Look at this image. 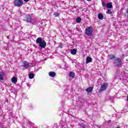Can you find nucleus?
I'll use <instances>...</instances> for the list:
<instances>
[{
	"label": "nucleus",
	"instance_id": "3",
	"mask_svg": "<svg viewBox=\"0 0 128 128\" xmlns=\"http://www.w3.org/2000/svg\"><path fill=\"white\" fill-rule=\"evenodd\" d=\"M14 5L18 7L22 6H24V1L22 0H14Z\"/></svg>",
	"mask_w": 128,
	"mask_h": 128
},
{
	"label": "nucleus",
	"instance_id": "16",
	"mask_svg": "<svg viewBox=\"0 0 128 128\" xmlns=\"http://www.w3.org/2000/svg\"><path fill=\"white\" fill-rule=\"evenodd\" d=\"M98 18H99V20H102L104 18V15H102V14H98Z\"/></svg>",
	"mask_w": 128,
	"mask_h": 128
},
{
	"label": "nucleus",
	"instance_id": "30",
	"mask_svg": "<svg viewBox=\"0 0 128 128\" xmlns=\"http://www.w3.org/2000/svg\"><path fill=\"white\" fill-rule=\"evenodd\" d=\"M60 48H62V45H60Z\"/></svg>",
	"mask_w": 128,
	"mask_h": 128
},
{
	"label": "nucleus",
	"instance_id": "22",
	"mask_svg": "<svg viewBox=\"0 0 128 128\" xmlns=\"http://www.w3.org/2000/svg\"><path fill=\"white\" fill-rule=\"evenodd\" d=\"M54 16H60V13L54 12Z\"/></svg>",
	"mask_w": 128,
	"mask_h": 128
},
{
	"label": "nucleus",
	"instance_id": "19",
	"mask_svg": "<svg viewBox=\"0 0 128 128\" xmlns=\"http://www.w3.org/2000/svg\"><path fill=\"white\" fill-rule=\"evenodd\" d=\"M76 22H82V18L80 17L77 18L76 19Z\"/></svg>",
	"mask_w": 128,
	"mask_h": 128
},
{
	"label": "nucleus",
	"instance_id": "7",
	"mask_svg": "<svg viewBox=\"0 0 128 128\" xmlns=\"http://www.w3.org/2000/svg\"><path fill=\"white\" fill-rule=\"evenodd\" d=\"M23 66L24 68H28V67L30 66V64L28 62H27L24 61L23 62Z\"/></svg>",
	"mask_w": 128,
	"mask_h": 128
},
{
	"label": "nucleus",
	"instance_id": "23",
	"mask_svg": "<svg viewBox=\"0 0 128 128\" xmlns=\"http://www.w3.org/2000/svg\"><path fill=\"white\" fill-rule=\"evenodd\" d=\"M80 126H81V128H86V124L82 123L80 124Z\"/></svg>",
	"mask_w": 128,
	"mask_h": 128
},
{
	"label": "nucleus",
	"instance_id": "18",
	"mask_svg": "<svg viewBox=\"0 0 128 128\" xmlns=\"http://www.w3.org/2000/svg\"><path fill=\"white\" fill-rule=\"evenodd\" d=\"M109 58H110V60H114L116 58V56H114V55H110L109 56Z\"/></svg>",
	"mask_w": 128,
	"mask_h": 128
},
{
	"label": "nucleus",
	"instance_id": "21",
	"mask_svg": "<svg viewBox=\"0 0 128 128\" xmlns=\"http://www.w3.org/2000/svg\"><path fill=\"white\" fill-rule=\"evenodd\" d=\"M18 14H20V16H22V14H24V13L22 12V11L20 10H18Z\"/></svg>",
	"mask_w": 128,
	"mask_h": 128
},
{
	"label": "nucleus",
	"instance_id": "28",
	"mask_svg": "<svg viewBox=\"0 0 128 128\" xmlns=\"http://www.w3.org/2000/svg\"><path fill=\"white\" fill-rule=\"evenodd\" d=\"M26 2H28L30 0H24Z\"/></svg>",
	"mask_w": 128,
	"mask_h": 128
},
{
	"label": "nucleus",
	"instance_id": "32",
	"mask_svg": "<svg viewBox=\"0 0 128 128\" xmlns=\"http://www.w3.org/2000/svg\"><path fill=\"white\" fill-rule=\"evenodd\" d=\"M8 38H9V37H8Z\"/></svg>",
	"mask_w": 128,
	"mask_h": 128
},
{
	"label": "nucleus",
	"instance_id": "29",
	"mask_svg": "<svg viewBox=\"0 0 128 128\" xmlns=\"http://www.w3.org/2000/svg\"><path fill=\"white\" fill-rule=\"evenodd\" d=\"M126 56V62H128V56Z\"/></svg>",
	"mask_w": 128,
	"mask_h": 128
},
{
	"label": "nucleus",
	"instance_id": "26",
	"mask_svg": "<svg viewBox=\"0 0 128 128\" xmlns=\"http://www.w3.org/2000/svg\"><path fill=\"white\" fill-rule=\"evenodd\" d=\"M72 62L76 63V60H72Z\"/></svg>",
	"mask_w": 128,
	"mask_h": 128
},
{
	"label": "nucleus",
	"instance_id": "14",
	"mask_svg": "<svg viewBox=\"0 0 128 128\" xmlns=\"http://www.w3.org/2000/svg\"><path fill=\"white\" fill-rule=\"evenodd\" d=\"M106 8H112V3H110V2H108L106 4Z\"/></svg>",
	"mask_w": 128,
	"mask_h": 128
},
{
	"label": "nucleus",
	"instance_id": "27",
	"mask_svg": "<svg viewBox=\"0 0 128 128\" xmlns=\"http://www.w3.org/2000/svg\"><path fill=\"white\" fill-rule=\"evenodd\" d=\"M110 122H112V120H108V124H110Z\"/></svg>",
	"mask_w": 128,
	"mask_h": 128
},
{
	"label": "nucleus",
	"instance_id": "17",
	"mask_svg": "<svg viewBox=\"0 0 128 128\" xmlns=\"http://www.w3.org/2000/svg\"><path fill=\"white\" fill-rule=\"evenodd\" d=\"M74 76H76V74H74V72H70V78H74Z\"/></svg>",
	"mask_w": 128,
	"mask_h": 128
},
{
	"label": "nucleus",
	"instance_id": "12",
	"mask_svg": "<svg viewBox=\"0 0 128 128\" xmlns=\"http://www.w3.org/2000/svg\"><path fill=\"white\" fill-rule=\"evenodd\" d=\"M77 52H78V50H76V49H72V50H71L70 52V54H76Z\"/></svg>",
	"mask_w": 128,
	"mask_h": 128
},
{
	"label": "nucleus",
	"instance_id": "25",
	"mask_svg": "<svg viewBox=\"0 0 128 128\" xmlns=\"http://www.w3.org/2000/svg\"><path fill=\"white\" fill-rule=\"evenodd\" d=\"M102 6H104H104H106V4L104 2H102Z\"/></svg>",
	"mask_w": 128,
	"mask_h": 128
},
{
	"label": "nucleus",
	"instance_id": "6",
	"mask_svg": "<svg viewBox=\"0 0 128 128\" xmlns=\"http://www.w3.org/2000/svg\"><path fill=\"white\" fill-rule=\"evenodd\" d=\"M26 22H32V17L30 15H28L25 18Z\"/></svg>",
	"mask_w": 128,
	"mask_h": 128
},
{
	"label": "nucleus",
	"instance_id": "8",
	"mask_svg": "<svg viewBox=\"0 0 128 128\" xmlns=\"http://www.w3.org/2000/svg\"><path fill=\"white\" fill-rule=\"evenodd\" d=\"M92 62V58L90 56H88L86 58V64H88L90 62Z\"/></svg>",
	"mask_w": 128,
	"mask_h": 128
},
{
	"label": "nucleus",
	"instance_id": "2",
	"mask_svg": "<svg viewBox=\"0 0 128 128\" xmlns=\"http://www.w3.org/2000/svg\"><path fill=\"white\" fill-rule=\"evenodd\" d=\"M36 44H39V46L42 48H44L46 46V41H42V38H38L36 40Z\"/></svg>",
	"mask_w": 128,
	"mask_h": 128
},
{
	"label": "nucleus",
	"instance_id": "1",
	"mask_svg": "<svg viewBox=\"0 0 128 128\" xmlns=\"http://www.w3.org/2000/svg\"><path fill=\"white\" fill-rule=\"evenodd\" d=\"M124 58V56L122 55V57L116 58L113 62L114 66H122V61Z\"/></svg>",
	"mask_w": 128,
	"mask_h": 128
},
{
	"label": "nucleus",
	"instance_id": "24",
	"mask_svg": "<svg viewBox=\"0 0 128 128\" xmlns=\"http://www.w3.org/2000/svg\"><path fill=\"white\" fill-rule=\"evenodd\" d=\"M79 100L80 102H82V103L84 102V99L79 98Z\"/></svg>",
	"mask_w": 128,
	"mask_h": 128
},
{
	"label": "nucleus",
	"instance_id": "5",
	"mask_svg": "<svg viewBox=\"0 0 128 128\" xmlns=\"http://www.w3.org/2000/svg\"><path fill=\"white\" fill-rule=\"evenodd\" d=\"M108 84L107 82H105L101 85L100 88V92H104V90H106L108 87Z\"/></svg>",
	"mask_w": 128,
	"mask_h": 128
},
{
	"label": "nucleus",
	"instance_id": "11",
	"mask_svg": "<svg viewBox=\"0 0 128 128\" xmlns=\"http://www.w3.org/2000/svg\"><path fill=\"white\" fill-rule=\"evenodd\" d=\"M92 90H94V88H92V87H90V88H87L86 90V91L87 92H92Z\"/></svg>",
	"mask_w": 128,
	"mask_h": 128
},
{
	"label": "nucleus",
	"instance_id": "20",
	"mask_svg": "<svg viewBox=\"0 0 128 128\" xmlns=\"http://www.w3.org/2000/svg\"><path fill=\"white\" fill-rule=\"evenodd\" d=\"M106 14H112V12L111 10H108L106 12Z\"/></svg>",
	"mask_w": 128,
	"mask_h": 128
},
{
	"label": "nucleus",
	"instance_id": "10",
	"mask_svg": "<svg viewBox=\"0 0 128 128\" xmlns=\"http://www.w3.org/2000/svg\"><path fill=\"white\" fill-rule=\"evenodd\" d=\"M49 76L52 78H54V76H56V72H49Z\"/></svg>",
	"mask_w": 128,
	"mask_h": 128
},
{
	"label": "nucleus",
	"instance_id": "9",
	"mask_svg": "<svg viewBox=\"0 0 128 128\" xmlns=\"http://www.w3.org/2000/svg\"><path fill=\"white\" fill-rule=\"evenodd\" d=\"M6 74L4 72H0V80H4V76Z\"/></svg>",
	"mask_w": 128,
	"mask_h": 128
},
{
	"label": "nucleus",
	"instance_id": "4",
	"mask_svg": "<svg viewBox=\"0 0 128 128\" xmlns=\"http://www.w3.org/2000/svg\"><path fill=\"white\" fill-rule=\"evenodd\" d=\"M86 36H92V28L88 27L86 29Z\"/></svg>",
	"mask_w": 128,
	"mask_h": 128
},
{
	"label": "nucleus",
	"instance_id": "15",
	"mask_svg": "<svg viewBox=\"0 0 128 128\" xmlns=\"http://www.w3.org/2000/svg\"><path fill=\"white\" fill-rule=\"evenodd\" d=\"M28 78H30V80H32V78H34V74H32V73L29 74Z\"/></svg>",
	"mask_w": 128,
	"mask_h": 128
},
{
	"label": "nucleus",
	"instance_id": "31",
	"mask_svg": "<svg viewBox=\"0 0 128 128\" xmlns=\"http://www.w3.org/2000/svg\"><path fill=\"white\" fill-rule=\"evenodd\" d=\"M88 2H90L91 0H87Z\"/></svg>",
	"mask_w": 128,
	"mask_h": 128
},
{
	"label": "nucleus",
	"instance_id": "13",
	"mask_svg": "<svg viewBox=\"0 0 128 128\" xmlns=\"http://www.w3.org/2000/svg\"><path fill=\"white\" fill-rule=\"evenodd\" d=\"M11 80L14 84H16L18 82V78L16 77H13L12 78Z\"/></svg>",
	"mask_w": 128,
	"mask_h": 128
}]
</instances>
